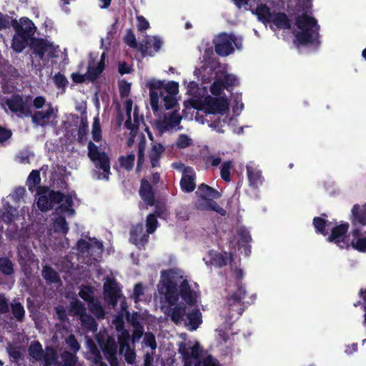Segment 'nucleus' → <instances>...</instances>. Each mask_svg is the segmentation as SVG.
I'll use <instances>...</instances> for the list:
<instances>
[{
    "instance_id": "4468645a",
    "label": "nucleus",
    "mask_w": 366,
    "mask_h": 366,
    "mask_svg": "<svg viewBox=\"0 0 366 366\" xmlns=\"http://www.w3.org/2000/svg\"><path fill=\"white\" fill-rule=\"evenodd\" d=\"M70 312L75 316H78L81 321V325L86 329L90 331H94L97 329V324L94 320L86 314V310L84 305L76 298L71 302Z\"/></svg>"
},
{
    "instance_id": "8fccbe9b",
    "label": "nucleus",
    "mask_w": 366,
    "mask_h": 366,
    "mask_svg": "<svg viewBox=\"0 0 366 366\" xmlns=\"http://www.w3.org/2000/svg\"><path fill=\"white\" fill-rule=\"evenodd\" d=\"M12 313L16 318L21 320L24 316V309L23 306L19 302H14L11 304Z\"/></svg>"
},
{
    "instance_id": "e433bc0d",
    "label": "nucleus",
    "mask_w": 366,
    "mask_h": 366,
    "mask_svg": "<svg viewBox=\"0 0 366 366\" xmlns=\"http://www.w3.org/2000/svg\"><path fill=\"white\" fill-rule=\"evenodd\" d=\"M164 149L160 144H155L152 146L149 151V159L151 164L153 167H156L159 165V160Z\"/></svg>"
},
{
    "instance_id": "0eeeda50",
    "label": "nucleus",
    "mask_w": 366,
    "mask_h": 366,
    "mask_svg": "<svg viewBox=\"0 0 366 366\" xmlns=\"http://www.w3.org/2000/svg\"><path fill=\"white\" fill-rule=\"evenodd\" d=\"M179 352L182 356L184 366H219L217 360L211 355H207L200 360L202 350L197 341L180 343Z\"/></svg>"
},
{
    "instance_id": "f03ea898",
    "label": "nucleus",
    "mask_w": 366,
    "mask_h": 366,
    "mask_svg": "<svg viewBox=\"0 0 366 366\" xmlns=\"http://www.w3.org/2000/svg\"><path fill=\"white\" fill-rule=\"evenodd\" d=\"M238 84V78L232 74L224 72L217 76L210 86L212 95H207L203 99L194 100V107L198 110L196 121L207 124L217 132L223 133L227 121L226 114L229 108V100L223 91Z\"/></svg>"
},
{
    "instance_id": "13d9d810",
    "label": "nucleus",
    "mask_w": 366,
    "mask_h": 366,
    "mask_svg": "<svg viewBox=\"0 0 366 366\" xmlns=\"http://www.w3.org/2000/svg\"><path fill=\"white\" fill-rule=\"evenodd\" d=\"M54 81L55 84L56 85V86L59 88L65 87L68 83L66 77L60 73H59L54 76Z\"/></svg>"
},
{
    "instance_id": "f704fd0d",
    "label": "nucleus",
    "mask_w": 366,
    "mask_h": 366,
    "mask_svg": "<svg viewBox=\"0 0 366 366\" xmlns=\"http://www.w3.org/2000/svg\"><path fill=\"white\" fill-rule=\"evenodd\" d=\"M236 239L238 244L244 247L245 254H247L249 252L247 244L251 242L252 238L249 232L244 227H240L237 232Z\"/></svg>"
},
{
    "instance_id": "423d86ee",
    "label": "nucleus",
    "mask_w": 366,
    "mask_h": 366,
    "mask_svg": "<svg viewBox=\"0 0 366 366\" xmlns=\"http://www.w3.org/2000/svg\"><path fill=\"white\" fill-rule=\"evenodd\" d=\"M145 86L149 90V102L154 113L159 112L162 102L166 109H170L177 103L176 95L179 92L177 82H165L155 78L147 79Z\"/></svg>"
},
{
    "instance_id": "6e6552de",
    "label": "nucleus",
    "mask_w": 366,
    "mask_h": 366,
    "mask_svg": "<svg viewBox=\"0 0 366 366\" xmlns=\"http://www.w3.org/2000/svg\"><path fill=\"white\" fill-rule=\"evenodd\" d=\"M89 157L96 167L95 175L97 179H108L110 174L109 159L104 152H102L92 142L88 144Z\"/></svg>"
},
{
    "instance_id": "f8f14e48",
    "label": "nucleus",
    "mask_w": 366,
    "mask_h": 366,
    "mask_svg": "<svg viewBox=\"0 0 366 366\" xmlns=\"http://www.w3.org/2000/svg\"><path fill=\"white\" fill-rule=\"evenodd\" d=\"M31 49L41 59L58 57L60 52L58 46H55L53 43L44 39L33 40Z\"/></svg>"
},
{
    "instance_id": "3c124183",
    "label": "nucleus",
    "mask_w": 366,
    "mask_h": 366,
    "mask_svg": "<svg viewBox=\"0 0 366 366\" xmlns=\"http://www.w3.org/2000/svg\"><path fill=\"white\" fill-rule=\"evenodd\" d=\"M192 143V139L187 134H180L177 139V147L183 149L189 147Z\"/></svg>"
},
{
    "instance_id": "680f3d73",
    "label": "nucleus",
    "mask_w": 366,
    "mask_h": 366,
    "mask_svg": "<svg viewBox=\"0 0 366 366\" xmlns=\"http://www.w3.org/2000/svg\"><path fill=\"white\" fill-rule=\"evenodd\" d=\"M137 19V27L139 30H146L149 27L148 21L142 16H138Z\"/></svg>"
},
{
    "instance_id": "5701e85b",
    "label": "nucleus",
    "mask_w": 366,
    "mask_h": 366,
    "mask_svg": "<svg viewBox=\"0 0 366 366\" xmlns=\"http://www.w3.org/2000/svg\"><path fill=\"white\" fill-rule=\"evenodd\" d=\"M351 222L353 225L366 227V202L356 204L351 209Z\"/></svg>"
},
{
    "instance_id": "4c0bfd02",
    "label": "nucleus",
    "mask_w": 366,
    "mask_h": 366,
    "mask_svg": "<svg viewBox=\"0 0 366 366\" xmlns=\"http://www.w3.org/2000/svg\"><path fill=\"white\" fill-rule=\"evenodd\" d=\"M87 345L90 352L89 359L92 360L94 363L92 366H107L105 363L102 362L100 352L93 343L92 340H87Z\"/></svg>"
},
{
    "instance_id": "6ab92c4d",
    "label": "nucleus",
    "mask_w": 366,
    "mask_h": 366,
    "mask_svg": "<svg viewBox=\"0 0 366 366\" xmlns=\"http://www.w3.org/2000/svg\"><path fill=\"white\" fill-rule=\"evenodd\" d=\"M181 120V115L175 111L165 114L163 119L157 120L155 127L158 132L162 134L179 126Z\"/></svg>"
},
{
    "instance_id": "393cba45",
    "label": "nucleus",
    "mask_w": 366,
    "mask_h": 366,
    "mask_svg": "<svg viewBox=\"0 0 366 366\" xmlns=\"http://www.w3.org/2000/svg\"><path fill=\"white\" fill-rule=\"evenodd\" d=\"M56 114L57 109L49 104L45 111L36 112L33 117V120L37 124L43 126L55 119L57 117Z\"/></svg>"
},
{
    "instance_id": "de8ad7c7",
    "label": "nucleus",
    "mask_w": 366,
    "mask_h": 366,
    "mask_svg": "<svg viewBox=\"0 0 366 366\" xmlns=\"http://www.w3.org/2000/svg\"><path fill=\"white\" fill-rule=\"evenodd\" d=\"M135 156L134 154H127L125 157H122L119 159L121 165L125 169L130 170L134 166Z\"/></svg>"
},
{
    "instance_id": "4d7b16f0",
    "label": "nucleus",
    "mask_w": 366,
    "mask_h": 366,
    "mask_svg": "<svg viewBox=\"0 0 366 366\" xmlns=\"http://www.w3.org/2000/svg\"><path fill=\"white\" fill-rule=\"evenodd\" d=\"M144 342L146 346L151 347L152 350H155L157 347L154 335L152 333L144 335Z\"/></svg>"
},
{
    "instance_id": "a18cd8bd",
    "label": "nucleus",
    "mask_w": 366,
    "mask_h": 366,
    "mask_svg": "<svg viewBox=\"0 0 366 366\" xmlns=\"http://www.w3.org/2000/svg\"><path fill=\"white\" fill-rule=\"evenodd\" d=\"M0 270L5 274L13 273V264L10 259L6 257L0 258Z\"/></svg>"
},
{
    "instance_id": "1a4fd4ad",
    "label": "nucleus",
    "mask_w": 366,
    "mask_h": 366,
    "mask_svg": "<svg viewBox=\"0 0 366 366\" xmlns=\"http://www.w3.org/2000/svg\"><path fill=\"white\" fill-rule=\"evenodd\" d=\"M215 51L221 56H226L240 49L242 41L233 34H221L214 39Z\"/></svg>"
},
{
    "instance_id": "603ef678",
    "label": "nucleus",
    "mask_w": 366,
    "mask_h": 366,
    "mask_svg": "<svg viewBox=\"0 0 366 366\" xmlns=\"http://www.w3.org/2000/svg\"><path fill=\"white\" fill-rule=\"evenodd\" d=\"M157 227V220L154 214H149L147 218V232L153 233Z\"/></svg>"
},
{
    "instance_id": "f257e3e1",
    "label": "nucleus",
    "mask_w": 366,
    "mask_h": 366,
    "mask_svg": "<svg viewBox=\"0 0 366 366\" xmlns=\"http://www.w3.org/2000/svg\"><path fill=\"white\" fill-rule=\"evenodd\" d=\"M158 291L169 304L164 313L175 324L183 323L190 330L199 327L202 323V313L194 307L200 295L197 283H189L180 272L170 269L162 272Z\"/></svg>"
},
{
    "instance_id": "6e6d98bb",
    "label": "nucleus",
    "mask_w": 366,
    "mask_h": 366,
    "mask_svg": "<svg viewBox=\"0 0 366 366\" xmlns=\"http://www.w3.org/2000/svg\"><path fill=\"white\" fill-rule=\"evenodd\" d=\"M122 353L124 354L125 360L129 364L134 362L136 355L134 351L129 347V345L125 346L124 351Z\"/></svg>"
},
{
    "instance_id": "ea45409f",
    "label": "nucleus",
    "mask_w": 366,
    "mask_h": 366,
    "mask_svg": "<svg viewBox=\"0 0 366 366\" xmlns=\"http://www.w3.org/2000/svg\"><path fill=\"white\" fill-rule=\"evenodd\" d=\"M92 135L95 142H99L102 139V127L98 116H96L93 119Z\"/></svg>"
},
{
    "instance_id": "7c9ffc66",
    "label": "nucleus",
    "mask_w": 366,
    "mask_h": 366,
    "mask_svg": "<svg viewBox=\"0 0 366 366\" xmlns=\"http://www.w3.org/2000/svg\"><path fill=\"white\" fill-rule=\"evenodd\" d=\"M214 199H209L206 200H199L197 203L198 209L201 210H211L217 212L221 216H225L227 212L224 209L220 207Z\"/></svg>"
},
{
    "instance_id": "c85d7f7f",
    "label": "nucleus",
    "mask_w": 366,
    "mask_h": 366,
    "mask_svg": "<svg viewBox=\"0 0 366 366\" xmlns=\"http://www.w3.org/2000/svg\"><path fill=\"white\" fill-rule=\"evenodd\" d=\"M247 178L249 185L253 188H257L263 183V177L261 171L252 163L247 166Z\"/></svg>"
},
{
    "instance_id": "f3484780",
    "label": "nucleus",
    "mask_w": 366,
    "mask_h": 366,
    "mask_svg": "<svg viewBox=\"0 0 366 366\" xmlns=\"http://www.w3.org/2000/svg\"><path fill=\"white\" fill-rule=\"evenodd\" d=\"M97 340L103 350L107 359L110 363L111 366H119V362L117 358V344L113 337H108L104 341L99 336L97 337Z\"/></svg>"
},
{
    "instance_id": "c9c22d12",
    "label": "nucleus",
    "mask_w": 366,
    "mask_h": 366,
    "mask_svg": "<svg viewBox=\"0 0 366 366\" xmlns=\"http://www.w3.org/2000/svg\"><path fill=\"white\" fill-rule=\"evenodd\" d=\"M29 39L30 37L29 36H25V35L21 33L16 32L12 41V48L18 53L22 51L27 45Z\"/></svg>"
},
{
    "instance_id": "cd10ccee",
    "label": "nucleus",
    "mask_w": 366,
    "mask_h": 366,
    "mask_svg": "<svg viewBox=\"0 0 366 366\" xmlns=\"http://www.w3.org/2000/svg\"><path fill=\"white\" fill-rule=\"evenodd\" d=\"M130 234V241L137 247L144 246L147 242L148 235L144 232L142 224L133 226L131 229Z\"/></svg>"
},
{
    "instance_id": "a19ab883",
    "label": "nucleus",
    "mask_w": 366,
    "mask_h": 366,
    "mask_svg": "<svg viewBox=\"0 0 366 366\" xmlns=\"http://www.w3.org/2000/svg\"><path fill=\"white\" fill-rule=\"evenodd\" d=\"M313 224L316 229V231L324 235H326L327 234L325 228L327 227V229L331 228V224L320 217L314 218Z\"/></svg>"
},
{
    "instance_id": "aec40b11",
    "label": "nucleus",
    "mask_w": 366,
    "mask_h": 366,
    "mask_svg": "<svg viewBox=\"0 0 366 366\" xmlns=\"http://www.w3.org/2000/svg\"><path fill=\"white\" fill-rule=\"evenodd\" d=\"M80 297L85 301L89 302V310L98 318H102L104 312L102 307L97 301L93 300V291L89 287H82L79 292Z\"/></svg>"
},
{
    "instance_id": "338daca9",
    "label": "nucleus",
    "mask_w": 366,
    "mask_h": 366,
    "mask_svg": "<svg viewBox=\"0 0 366 366\" xmlns=\"http://www.w3.org/2000/svg\"><path fill=\"white\" fill-rule=\"evenodd\" d=\"M118 70L121 74H129L132 71V67L125 62H119L118 65Z\"/></svg>"
},
{
    "instance_id": "bb28decb",
    "label": "nucleus",
    "mask_w": 366,
    "mask_h": 366,
    "mask_svg": "<svg viewBox=\"0 0 366 366\" xmlns=\"http://www.w3.org/2000/svg\"><path fill=\"white\" fill-rule=\"evenodd\" d=\"M12 26L14 28L16 32L21 33L25 36L31 37L34 34V26L33 22L28 18H21L18 22L14 20Z\"/></svg>"
},
{
    "instance_id": "7ed1b4c3",
    "label": "nucleus",
    "mask_w": 366,
    "mask_h": 366,
    "mask_svg": "<svg viewBox=\"0 0 366 366\" xmlns=\"http://www.w3.org/2000/svg\"><path fill=\"white\" fill-rule=\"evenodd\" d=\"M254 14L264 24H270L272 29H291L295 36V44L297 46L318 44L320 26L317 20L309 14L304 13L297 17L292 27L287 16L282 12H272L264 4L258 5Z\"/></svg>"
},
{
    "instance_id": "9d476101",
    "label": "nucleus",
    "mask_w": 366,
    "mask_h": 366,
    "mask_svg": "<svg viewBox=\"0 0 366 366\" xmlns=\"http://www.w3.org/2000/svg\"><path fill=\"white\" fill-rule=\"evenodd\" d=\"M30 102L31 99L29 97L24 98L19 95H14L0 104L6 111L8 108L12 112L28 115L31 113Z\"/></svg>"
},
{
    "instance_id": "9b49d317",
    "label": "nucleus",
    "mask_w": 366,
    "mask_h": 366,
    "mask_svg": "<svg viewBox=\"0 0 366 366\" xmlns=\"http://www.w3.org/2000/svg\"><path fill=\"white\" fill-rule=\"evenodd\" d=\"M77 249L83 257L90 255L94 260H97L103 252V245L97 239L88 238L77 242Z\"/></svg>"
},
{
    "instance_id": "37998d69",
    "label": "nucleus",
    "mask_w": 366,
    "mask_h": 366,
    "mask_svg": "<svg viewBox=\"0 0 366 366\" xmlns=\"http://www.w3.org/2000/svg\"><path fill=\"white\" fill-rule=\"evenodd\" d=\"M232 168V162L231 161H226L223 162L221 166L220 175L221 177L226 182H229L231 169Z\"/></svg>"
},
{
    "instance_id": "0e129e2a",
    "label": "nucleus",
    "mask_w": 366,
    "mask_h": 366,
    "mask_svg": "<svg viewBox=\"0 0 366 366\" xmlns=\"http://www.w3.org/2000/svg\"><path fill=\"white\" fill-rule=\"evenodd\" d=\"M125 42L127 45H129L131 47H136L137 43H136V38L134 35L131 32L129 31L124 38Z\"/></svg>"
},
{
    "instance_id": "a211bd4d",
    "label": "nucleus",
    "mask_w": 366,
    "mask_h": 366,
    "mask_svg": "<svg viewBox=\"0 0 366 366\" xmlns=\"http://www.w3.org/2000/svg\"><path fill=\"white\" fill-rule=\"evenodd\" d=\"M124 107L127 116V119L125 122V127L131 130V134L134 136L137 132L141 118L139 116L137 108L135 107L132 112L133 102L131 99H127L124 102Z\"/></svg>"
},
{
    "instance_id": "72a5a7b5",
    "label": "nucleus",
    "mask_w": 366,
    "mask_h": 366,
    "mask_svg": "<svg viewBox=\"0 0 366 366\" xmlns=\"http://www.w3.org/2000/svg\"><path fill=\"white\" fill-rule=\"evenodd\" d=\"M54 215L56 216L53 223V227L54 231L56 232L66 234L69 228L65 221V217H71L72 215H67L66 214L64 213Z\"/></svg>"
},
{
    "instance_id": "774afa93",
    "label": "nucleus",
    "mask_w": 366,
    "mask_h": 366,
    "mask_svg": "<svg viewBox=\"0 0 366 366\" xmlns=\"http://www.w3.org/2000/svg\"><path fill=\"white\" fill-rule=\"evenodd\" d=\"M72 80L76 83H82L87 79L86 73L81 74L79 73H73L71 74Z\"/></svg>"
},
{
    "instance_id": "473e14b6",
    "label": "nucleus",
    "mask_w": 366,
    "mask_h": 366,
    "mask_svg": "<svg viewBox=\"0 0 366 366\" xmlns=\"http://www.w3.org/2000/svg\"><path fill=\"white\" fill-rule=\"evenodd\" d=\"M140 196L142 199L149 205H152L154 203V195L151 185L147 180L143 179L142 181L141 188L139 190Z\"/></svg>"
},
{
    "instance_id": "a878e982",
    "label": "nucleus",
    "mask_w": 366,
    "mask_h": 366,
    "mask_svg": "<svg viewBox=\"0 0 366 366\" xmlns=\"http://www.w3.org/2000/svg\"><path fill=\"white\" fill-rule=\"evenodd\" d=\"M104 288L106 299L114 306L120 297V291L117 284L112 280H107L104 285Z\"/></svg>"
},
{
    "instance_id": "2f4dec72",
    "label": "nucleus",
    "mask_w": 366,
    "mask_h": 366,
    "mask_svg": "<svg viewBox=\"0 0 366 366\" xmlns=\"http://www.w3.org/2000/svg\"><path fill=\"white\" fill-rule=\"evenodd\" d=\"M196 194L200 197L199 200L218 199L221 197V194L218 191L204 184L198 187Z\"/></svg>"
},
{
    "instance_id": "4be33fe9",
    "label": "nucleus",
    "mask_w": 366,
    "mask_h": 366,
    "mask_svg": "<svg viewBox=\"0 0 366 366\" xmlns=\"http://www.w3.org/2000/svg\"><path fill=\"white\" fill-rule=\"evenodd\" d=\"M145 44H140V50L143 55L152 56L157 52L162 44V40L157 36H147L144 41Z\"/></svg>"
},
{
    "instance_id": "69168bd1",
    "label": "nucleus",
    "mask_w": 366,
    "mask_h": 366,
    "mask_svg": "<svg viewBox=\"0 0 366 366\" xmlns=\"http://www.w3.org/2000/svg\"><path fill=\"white\" fill-rule=\"evenodd\" d=\"M11 132L0 127V144H2L11 137Z\"/></svg>"
},
{
    "instance_id": "e2e57ef3",
    "label": "nucleus",
    "mask_w": 366,
    "mask_h": 366,
    "mask_svg": "<svg viewBox=\"0 0 366 366\" xmlns=\"http://www.w3.org/2000/svg\"><path fill=\"white\" fill-rule=\"evenodd\" d=\"M134 330L132 335L133 342L138 341L142 336L144 330L143 327L139 325H135Z\"/></svg>"
},
{
    "instance_id": "b1692460",
    "label": "nucleus",
    "mask_w": 366,
    "mask_h": 366,
    "mask_svg": "<svg viewBox=\"0 0 366 366\" xmlns=\"http://www.w3.org/2000/svg\"><path fill=\"white\" fill-rule=\"evenodd\" d=\"M352 237L350 246L359 252H366V231L357 228L352 230Z\"/></svg>"
},
{
    "instance_id": "5fc2aeb1",
    "label": "nucleus",
    "mask_w": 366,
    "mask_h": 366,
    "mask_svg": "<svg viewBox=\"0 0 366 366\" xmlns=\"http://www.w3.org/2000/svg\"><path fill=\"white\" fill-rule=\"evenodd\" d=\"M14 20L9 16L0 12V30L9 28L13 25Z\"/></svg>"
},
{
    "instance_id": "79ce46f5",
    "label": "nucleus",
    "mask_w": 366,
    "mask_h": 366,
    "mask_svg": "<svg viewBox=\"0 0 366 366\" xmlns=\"http://www.w3.org/2000/svg\"><path fill=\"white\" fill-rule=\"evenodd\" d=\"M41 180L39 172L37 170H33L27 179L29 189L34 191Z\"/></svg>"
},
{
    "instance_id": "c03bdc74",
    "label": "nucleus",
    "mask_w": 366,
    "mask_h": 366,
    "mask_svg": "<svg viewBox=\"0 0 366 366\" xmlns=\"http://www.w3.org/2000/svg\"><path fill=\"white\" fill-rule=\"evenodd\" d=\"M42 275L46 280L50 282H57L59 280L57 273L49 267H44Z\"/></svg>"
},
{
    "instance_id": "20e7f679",
    "label": "nucleus",
    "mask_w": 366,
    "mask_h": 366,
    "mask_svg": "<svg viewBox=\"0 0 366 366\" xmlns=\"http://www.w3.org/2000/svg\"><path fill=\"white\" fill-rule=\"evenodd\" d=\"M232 276L236 279L237 282L234 286H229L224 307L221 310V315L226 319L227 325L216 330L218 336L224 342H226L228 338L232 320L242 314L241 300L246 292L244 287L239 282V280L243 277L242 270L236 267L232 271Z\"/></svg>"
},
{
    "instance_id": "052dcab7",
    "label": "nucleus",
    "mask_w": 366,
    "mask_h": 366,
    "mask_svg": "<svg viewBox=\"0 0 366 366\" xmlns=\"http://www.w3.org/2000/svg\"><path fill=\"white\" fill-rule=\"evenodd\" d=\"M66 344L70 347L71 350L76 352L79 349V345L76 340L75 339L74 335H70L66 340Z\"/></svg>"
},
{
    "instance_id": "bf43d9fd",
    "label": "nucleus",
    "mask_w": 366,
    "mask_h": 366,
    "mask_svg": "<svg viewBox=\"0 0 366 366\" xmlns=\"http://www.w3.org/2000/svg\"><path fill=\"white\" fill-rule=\"evenodd\" d=\"M62 359L66 366H74L76 362V356L70 352H64Z\"/></svg>"
},
{
    "instance_id": "c756f323",
    "label": "nucleus",
    "mask_w": 366,
    "mask_h": 366,
    "mask_svg": "<svg viewBox=\"0 0 366 366\" xmlns=\"http://www.w3.org/2000/svg\"><path fill=\"white\" fill-rule=\"evenodd\" d=\"M194 172L192 169H184L180 184L183 191L190 192L194 189Z\"/></svg>"
},
{
    "instance_id": "49530a36",
    "label": "nucleus",
    "mask_w": 366,
    "mask_h": 366,
    "mask_svg": "<svg viewBox=\"0 0 366 366\" xmlns=\"http://www.w3.org/2000/svg\"><path fill=\"white\" fill-rule=\"evenodd\" d=\"M184 84H187V93L189 95L194 98H198L200 96V89L198 87V85L194 81H184Z\"/></svg>"
},
{
    "instance_id": "39448f33",
    "label": "nucleus",
    "mask_w": 366,
    "mask_h": 366,
    "mask_svg": "<svg viewBox=\"0 0 366 366\" xmlns=\"http://www.w3.org/2000/svg\"><path fill=\"white\" fill-rule=\"evenodd\" d=\"M36 205L41 212L51 210L54 205L58 204L54 214L61 213L67 215H74L73 208L74 201L76 199L74 192L61 193L51 190L47 187H39L36 193Z\"/></svg>"
},
{
    "instance_id": "412c9836",
    "label": "nucleus",
    "mask_w": 366,
    "mask_h": 366,
    "mask_svg": "<svg viewBox=\"0 0 366 366\" xmlns=\"http://www.w3.org/2000/svg\"><path fill=\"white\" fill-rule=\"evenodd\" d=\"M207 265L222 267L232 262V257L229 253L219 254L214 251H210L208 255L204 258Z\"/></svg>"
},
{
    "instance_id": "2eb2a0df",
    "label": "nucleus",
    "mask_w": 366,
    "mask_h": 366,
    "mask_svg": "<svg viewBox=\"0 0 366 366\" xmlns=\"http://www.w3.org/2000/svg\"><path fill=\"white\" fill-rule=\"evenodd\" d=\"M105 53L100 56L98 54H90L87 67V79L94 81L97 79L104 69Z\"/></svg>"
},
{
    "instance_id": "dca6fc26",
    "label": "nucleus",
    "mask_w": 366,
    "mask_h": 366,
    "mask_svg": "<svg viewBox=\"0 0 366 366\" xmlns=\"http://www.w3.org/2000/svg\"><path fill=\"white\" fill-rule=\"evenodd\" d=\"M348 229V223H343L334 227L331 235L328 237V240L336 244L340 248H347L351 241L349 236L347 235Z\"/></svg>"
},
{
    "instance_id": "864d4df0",
    "label": "nucleus",
    "mask_w": 366,
    "mask_h": 366,
    "mask_svg": "<svg viewBox=\"0 0 366 366\" xmlns=\"http://www.w3.org/2000/svg\"><path fill=\"white\" fill-rule=\"evenodd\" d=\"M119 89L120 95L122 97H127L129 96L131 90V84L124 81L122 80L119 82Z\"/></svg>"
},
{
    "instance_id": "09e8293b",
    "label": "nucleus",
    "mask_w": 366,
    "mask_h": 366,
    "mask_svg": "<svg viewBox=\"0 0 366 366\" xmlns=\"http://www.w3.org/2000/svg\"><path fill=\"white\" fill-rule=\"evenodd\" d=\"M138 149V164L137 169H139L141 164L144 161V152L146 148V140L144 137H142L139 142Z\"/></svg>"
},
{
    "instance_id": "58836bf2",
    "label": "nucleus",
    "mask_w": 366,
    "mask_h": 366,
    "mask_svg": "<svg viewBox=\"0 0 366 366\" xmlns=\"http://www.w3.org/2000/svg\"><path fill=\"white\" fill-rule=\"evenodd\" d=\"M121 325L117 326V330H118V339L120 345V352H123L125 349V346L129 345V332L128 330L120 328Z\"/></svg>"
},
{
    "instance_id": "ddd939ff",
    "label": "nucleus",
    "mask_w": 366,
    "mask_h": 366,
    "mask_svg": "<svg viewBox=\"0 0 366 366\" xmlns=\"http://www.w3.org/2000/svg\"><path fill=\"white\" fill-rule=\"evenodd\" d=\"M29 355L36 360L42 361L44 366H51L55 364L56 354L54 349L47 347L43 352L41 345L34 342L29 347Z\"/></svg>"
}]
</instances>
